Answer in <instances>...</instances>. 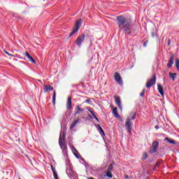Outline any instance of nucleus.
Here are the masks:
<instances>
[{"mask_svg":"<svg viewBox=\"0 0 179 179\" xmlns=\"http://www.w3.org/2000/svg\"><path fill=\"white\" fill-rule=\"evenodd\" d=\"M57 99V92L54 91L53 96H52V103L53 104H55V100Z\"/></svg>","mask_w":179,"mask_h":179,"instance_id":"19","label":"nucleus"},{"mask_svg":"<svg viewBox=\"0 0 179 179\" xmlns=\"http://www.w3.org/2000/svg\"><path fill=\"white\" fill-rule=\"evenodd\" d=\"M113 169H114V163H112L109 165V166L108 167V170L107 171H113Z\"/></svg>","mask_w":179,"mask_h":179,"instance_id":"20","label":"nucleus"},{"mask_svg":"<svg viewBox=\"0 0 179 179\" xmlns=\"http://www.w3.org/2000/svg\"><path fill=\"white\" fill-rule=\"evenodd\" d=\"M115 80L120 85H122L123 84L122 78H121V76H120V73H118V72H115Z\"/></svg>","mask_w":179,"mask_h":179,"instance_id":"9","label":"nucleus"},{"mask_svg":"<svg viewBox=\"0 0 179 179\" xmlns=\"http://www.w3.org/2000/svg\"><path fill=\"white\" fill-rule=\"evenodd\" d=\"M143 46L146 47V43H144Z\"/></svg>","mask_w":179,"mask_h":179,"instance_id":"36","label":"nucleus"},{"mask_svg":"<svg viewBox=\"0 0 179 179\" xmlns=\"http://www.w3.org/2000/svg\"><path fill=\"white\" fill-rule=\"evenodd\" d=\"M135 118H136V113H135V114L131 117V120H135Z\"/></svg>","mask_w":179,"mask_h":179,"instance_id":"30","label":"nucleus"},{"mask_svg":"<svg viewBox=\"0 0 179 179\" xmlns=\"http://www.w3.org/2000/svg\"><path fill=\"white\" fill-rule=\"evenodd\" d=\"M124 177H125L126 179H129V176L128 175H125Z\"/></svg>","mask_w":179,"mask_h":179,"instance_id":"34","label":"nucleus"},{"mask_svg":"<svg viewBox=\"0 0 179 179\" xmlns=\"http://www.w3.org/2000/svg\"><path fill=\"white\" fill-rule=\"evenodd\" d=\"M117 24L126 36H131L134 31L132 18L128 15H119L116 18Z\"/></svg>","mask_w":179,"mask_h":179,"instance_id":"1","label":"nucleus"},{"mask_svg":"<svg viewBox=\"0 0 179 179\" xmlns=\"http://www.w3.org/2000/svg\"><path fill=\"white\" fill-rule=\"evenodd\" d=\"M78 122H80V119L78 118L76 119L73 122V124H71L70 125V129H73L75 128V127H76V125H78Z\"/></svg>","mask_w":179,"mask_h":179,"instance_id":"13","label":"nucleus"},{"mask_svg":"<svg viewBox=\"0 0 179 179\" xmlns=\"http://www.w3.org/2000/svg\"><path fill=\"white\" fill-rule=\"evenodd\" d=\"M146 159H148V152H144V153L143 154V158H142V159H143V160H146Z\"/></svg>","mask_w":179,"mask_h":179,"instance_id":"23","label":"nucleus"},{"mask_svg":"<svg viewBox=\"0 0 179 179\" xmlns=\"http://www.w3.org/2000/svg\"><path fill=\"white\" fill-rule=\"evenodd\" d=\"M160 163H162V162H157L155 164L154 170H156V168H157V167H159V165L160 164Z\"/></svg>","mask_w":179,"mask_h":179,"instance_id":"27","label":"nucleus"},{"mask_svg":"<svg viewBox=\"0 0 179 179\" xmlns=\"http://www.w3.org/2000/svg\"><path fill=\"white\" fill-rule=\"evenodd\" d=\"M155 128H157V126H156V127H155Z\"/></svg>","mask_w":179,"mask_h":179,"instance_id":"41","label":"nucleus"},{"mask_svg":"<svg viewBox=\"0 0 179 179\" xmlns=\"http://www.w3.org/2000/svg\"><path fill=\"white\" fill-rule=\"evenodd\" d=\"M76 157H77V159H79V156L76 155Z\"/></svg>","mask_w":179,"mask_h":179,"instance_id":"37","label":"nucleus"},{"mask_svg":"<svg viewBox=\"0 0 179 179\" xmlns=\"http://www.w3.org/2000/svg\"><path fill=\"white\" fill-rule=\"evenodd\" d=\"M6 54H8V55H9V53H8V52H6Z\"/></svg>","mask_w":179,"mask_h":179,"instance_id":"40","label":"nucleus"},{"mask_svg":"<svg viewBox=\"0 0 179 179\" xmlns=\"http://www.w3.org/2000/svg\"><path fill=\"white\" fill-rule=\"evenodd\" d=\"M152 85H156V74L152 76V78L149 79L145 84L146 87H152Z\"/></svg>","mask_w":179,"mask_h":179,"instance_id":"6","label":"nucleus"},{"mask_svg":"<svg viewBox=\"0 0 179 179\" xmlns=\"http://www.w3.org/2000/svg\"><path fill=\"white\" fill-rule=\"evenodd\" d=\"M26 57L29 61H31V62H32V64H36V60H34V59L31 56H30V54H29V52H26Z\"/></svg>","mask_w":179,"mask_h":179,"instance_id":"16","label":"nucleus"},{"mask_svg":"<svg viewBox=\"0 0 179 179\" xmlns=\"http://www.w3.org/2000/svg\"><path fill=\"white\" fill-rule=\"evenodd\" d=\"M141 97H143L145 96V90H143V92L140 94Z\"/></svg>","mask_w":179,"mask_h":179,"instance_id":"29","label":"nucleus"},{"mask_svg":"<svg viewBox=\"0 0 179 179\" xmlns=\"http://www.w3.org/2000/svg\"><path fill=\"white\" fill-rule=\"evenodd\" d=\"M84 103H82L80 105H78L76 107V113H87L89 111V113H93V110H92V108H89V107H85L84 106Z\"/></svg>","mask_w":179,"mask_h":179,"instance_id":"2","label":"nucleus"},{"mask_svg":"<svg viewBox=\"0 0 179 179\" xmlns=\"http://www.w3.org/2000/svg\"><path fill=\"white\" fill-rule=\"evenodd\" d=\"M83 103H84V104H85V103H87V104H92V100H90V99H88Z\"/></svg>","mask_w":179,"mask_h":179,"instance_id":"25","label":"nucleus"},{"mask_svg":"<svg viewBox=\"0 0 179 179\" xmlns=\"http://www.w3.org/2000/svg\"><path fill=\"white\" fill-rule=\"evenodd\" d=\"M106 176L108 177V178H113V173H111V171H106Z\"/></svg>","mask_w":179,"mask_h":179,"instance_id":"21","label":"nucleus"},{"mask_svg":"<svg viewBox=\"0 0 179 179\" xmlns=\"http://www.w3.org/2000/svg\"><path fill=\"white\" fill-rule=\"evenodd\" d=\"M44 90L47 93L48 92H51V91L54 90V87H52V86H51L50 85H47L44 86Z\"/></svg>","mask_w":179,"mask_h":179,"instance_id":"14","label":"nucleus"},{"mask_svg":"<svg viewBox=\"0 0 179 179\" xmlns=\"http://www.w3.org/2000/svg\"><path fill=\"white\" fill-rule=\"evenodd\" d=\"M157 149H159V141H155L152 142V145L150 148V153H156V152H157Z\"/></svg>","mask_w":179,"mask_h":179,"instance_id":"7","label":"nucleus"},{"mask_svg":"<svg viewBox=\"0 0 179 179\" xmlns=\"http://www.w3.org/2000/svg\"><path fill=\"white\" fill-rule=\"evenodd\" d=\"M51 169L52 173H54V171H55V169H54V166H52V165H51Z\"/></svg>","mask_w":179,"mask_h":179,"instance_id":"32","label":"nucleus"},{"mask_svg":"<svg viewBox=\"0 0 179 179\" xmlns=\"http://www.w3.org/2000/svg\"><path fill=\"white\" fill-rule=\"evenodd\" d=\"M113 113H117V108H113Z\"/></svg>","mask_w":179,"mask_h":179,"instance_id":"31","label":"nucleus"},{"mask_svg":"<svg viewBox=\"0 0 179 179\" xmlns=\"http://www.w3.org/2000/svg\"><path fill=\"white\" fill-rule=\"evenodd\" d=\"M20 179H21V178H20Z\"/></svg>","mask_w":179,"mask_h":179,"instance_id":"42","label":"nucleus"},{"mask_svg":"<svg viewBox=\"0 0 179 179\" xmlns=\"http://www.w3.org/2000/svg\"><path fill=\"white\" fill-rule=\"evenodd\" d=\"M174 64V55L172 54L167 64L168 68H171Z\"/></svg>","mask_w":179,"mask_h":179,"instance_id":"12","label":"nucleus"},{"mask_svg":"<svg viewBox=\"0 0 179 179\" xmlns=\"http://www.w3.org/2000/svg\"><path fill=\"white\" fill-rule=\"evenodd\" d=\"M125 127L129 134H131L132 129V122L131 121V117H127V122L125 123Z\"/></svg>","mask_w":179,"mask_h":179,"instance_id":"8","label":"nucleus"},{"mask_svg":"<svg viewBox=\"0 0 179 179\" xmlns=\"http://www.w3.org/2000/svg\"><path fill=\"white\" fill-rule=\"evenodd\" d=\"M152 37H155V34L152 33Z\"/></svg>","mask_w":179,"mask_h":179,"instance_id":"38","label":"nucleus"},{"mask_svg":"<svg viewBox=\"0 0 179 179\" xmlns=\"http://www.w3.org/2000/svg\"><path fill=\"white\" fill-rule=\"evenodd\" d=\"M165 141H167V142H169V143H172L173 145H174V143H176L174 142V141L169 140V138H167V137L165 138Z\"/></svg>","mask_w":179,"mask_h":179,"instance_id":"24","label":"nucleus"},{"mask_svg":"<svg viewBox=\"0 0 179 179\" xmlns=\"http://www.w3.org/2000/svg\"><path fill=\"white\" fill-rule=\"evenodd\" d=\"M59 145L62 150V151L65 153L66 152V150L68 149V147L66 146V143H65V136H59Z\"/></svg>","mask_w":179,"mask_h":179,"instance_id":"4","label":"nucleus"},{"mask_svg":"<svg viewBox=\"0 0 179 179\" xmlns=\"http://www.w3.org/2000/svg\"><path fill=\"white\" fill-rule=\"evenodd\" d=\"M169 77L172 79V80H175L176 78H177V73H169Z\"/></svg>","mask_w":179,"mask_h":179,"instance_id":"18","label":"nucleus"},{"mask_svg":"<svg viewBox=\"0 0 179 179\" xmlns=\"http://www.w3.org/2000/svg\"><path fill=\"white\" fill-rule=\"evenodd\" d=\"M66 107L67 110H72V99H71V96L67 99Z\"/></svg>","mask_w":179,"mask_h":179,"instance_id":"11","label":"nucleus"},{"mask_svg":"<svg viewBox=\"0 0 179 179\" xmlns=\"http://www.w3.org/2000/svg\"><path fill=\"white\" fill-rule=\"evenodd\" d=\"M157 87H158V92L159 93L162 95V96H164V92H163V87H162V85H160V84L157 85Z\"/></svg>","mask_w":179,"mask_h":179,"instance_id":"17","label":"nucleus"},{"mask_svg":"<svg viewBox=\"0 0 179 179\" xmlns=\"http://www.w3.org/2000/svg\"><path fill=\"white\" fill-rule=\"evenodd\" d=\"M82 26V19L78 20L76 21L74 27L73 28V31L70 34L69 37H72L73 34L76 33H78L79 31V29H80V27Z\"/></svg>","mask_w":179,"mask_h":179,"instance_id":"3","label":"nucleus"},{"mask_svg":"<svg viewBox=\"0 0 179 179\" xmlns=\"http://www.w3.org/2000/svg\"><path fill=\"white\" fill-rule=\"evenodd\" d=\"M176 68L178 69V71L179 70V60H177L176 62Z\"/></svg>","mask_w":179,"mask_h":179,"instance_id":"28","label":"nucleus"},{"mask_svg":"<svg viewBox=\"0 0 179 179\" xmlns=\"http://www.w3.org/2000/svg\"><path fill=\"white\" fill-rule=\"evenodd\" d=\"M98 131L99 132V134H103V135L104 136V130H103V128H101V126L98 127Z\"/></svg>","mask_w":179,"mask_h":179,"instance_id":"22","label":"nucleus"},{"mask_svg":"<svg viewBox=\"0 0 179 179\" xmlns=\"http://www.w3.org/2000/svg\"><path fill=\"white\" fill-rule=\"evenodd\" d=\"M88 179H94V178L91 177V178H89Z\"/></svg>","mask_w":179,"mask_h":179,"instance_id":"39","label":"nucleus"},{"mask_svg":"<svg viewBox=\"0 0 179 179\" xmlns=\"http://www.w3.org/2000/svg\"><path fill=\"white\" fill-rule=\"evenodd\" d=\"M113 114L115 118H117L121 122H124V119H122V117H121L118 113H113Z\"/></svg>","mask_w":179,"mask_h":179,"instance_id":"15","label":"nucleus"},{"mask_svg":"<svg viewBox=\"0 0 179 179\" xmlns=\"http://www.w3.org/2000/svg\"><path fill=\"white\" fill-rule=\"evenodd\" d=\"M92 115H94L95 120L97 121V122H100V120H99V118L97 117V116H96V115H94V113H92Z\"/></svg>","mask_w":179,"mask_h":179,"instance_id":"26","label":"nucleus"},{"mask_svg":"<svg viewBox=\"0 0 179 179\" xmlns=\"http://www.w3.org/2000/svg\"><path fill=\"white\" fill-rule=\"evenodd\" d=\"M170 43H171V41H170V40L169 41V43H168V45H170Z\"/></svg>","mask_w":179,"mask_h":179,"instance_id":"35","label":"nucleus"},{"mask_svg":"<svg viewBox=\"0 0 179 179\" xmlns=\"http://www.w3.org/2000/svg\"><path fill=\"white\" fill-rule=\"evenodd\" d=\"M115 101L117 107H119L120 110L122 111V106H121V99L120 98V96H115Z\"/></svg>","mask_w":179,"mask_h":179,"instance_id":"10","label":"nucleus"},{"mask_svg":"<svg viewBox=\"0 0 179 179\" xmlns=\"http://www.w3.org/2000/svg\"><path fill=\"white\" fill-rule=\"evenodd\" d=\"M95 127H96V128H100V127H101V126H100V124H95Z\"/></svg>","mask_w":179,"mask_h":179,"instance_id":"33","label":"nucleus"},{"mask_svg":"<svg viewBox=\"0 0 179 179\" xmlns=\"http://www.w3.org/2000/svg\"><path fill=\"white\" fill-rule=\"evenodd\" d=\"M85 38L86 35H85V34L78 36L76 40V44L78 45V47H80V45H82V43L85 41Z\"/></svg>","mask_w":179,"mask_h":179,"instance_id":"5","label":"nucleus"}]
</instances>
